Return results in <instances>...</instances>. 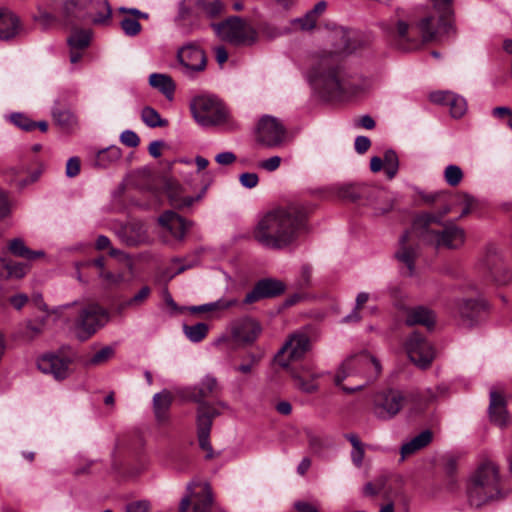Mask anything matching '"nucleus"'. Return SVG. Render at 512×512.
I'll list each match as a JSON object with an SVG mask.
<instances>
[{
	"label": "nucleus",
	"instance_id": "39448f33",
	"mask_svg": "<svg viewBox=\"0 0 512 512\" xmlns=\"http://www.w3.org/2000/svg\"><path fill=\"white\" fill-rule=\"evenodd\" d=\"M466 494L471 506L479 508L503 497L499 466L491 459L482 460L470 475Z\"/></svg>",
	"mask_w": 512,
	"mask_h": 512
},
{
	"label": "nucleus",
	"instance_id": "a878e982",
	"mask_svg": "<svg viewBox=\"0 0 512 512\" xmlns=\"http://www.w3.org/2000/svg\"><path fill=\"white\" fill-rule=\"evenodd\" d=\"M161 226L167 229L177 240H183L191 222L173 211H165L158 219Z\"/></svg>",
	"mask_w": 512,
	"mask_h": 512
},
{
	"label": "nucleus",
	"instance_id": "a211bd4d",
	"mask_svg": "<svg viewBox=\"0 0 512 512\" xmlns=\"http://www.w3.org/2000/svg\"><path fill=\"white\" fill-rule=\"evenodd\" d=\"M466 293L467 296L463 297L455 295L454 300L459 305L460 316L472 322L488 309V303L477 294L472 285L469 286V290Z\"/></svg>",
	"mask_w": 512,
	"mask_h": 512
},
{
	"label": "nucleus",
	"instance_id": "680f3d73",
	"mask_svg": "<svg viewBox=\"0 0 512 512\" xmlns=\"http://www.w3.org/2000/svg\"><path fill=\"white\" fill-rule=\"evenodd\" d=\"M80 172V159L78 157H71L66 163V176L73 178Z\"/></svg>",
	"mask_w": 512,
	"mask_h": 512
},
{
	"label": "nucleus",
	"instance_id": "3c124183",
	"mask_svg": "<svg viewBox=\"0 0 512 512\" xmlns=\"http://www.w3.org/2000/svg\"><path fill=\"white\" fill-rule=\"evenodd\" d=\"M10 121L18 128L24 131H31L35 129V122L32 121L28 116L22 113H12L9 116Z\"/></svg>",
	"mask_w": 512,
	"mask_h": 512
},
{
	"label": "nucleus",
	"instance_id": "8fccbe9b",
	"mask_svg": "<svg viewBox=\"0 0 512 512\" xmlns=\"http://www.w3.org/2000/svg\"><path fill=\"white\" fill-rule=\"evenodd\" d=\"M29 266L21 262L6 261L5 277L22 278L28 272Z\"/></svg>",
	"mask_w": 512,
	"mask_h": 512
},
{
	"label": "nucleus",
	"instance_id": "dca6fc26",
	"mask_svg": "<svg viewBox=\"0 0 512 512\" xmlns=\"http://www.w3.org/2000/svg\"><path fill=\"white\" fill-rule=\"evenodd\" d=\"M310 348V339L304 333L292 334L275 357L276 362L284 368H292L293 361L300 360Z\"/></svg>",
	"mask_w": 512,
	"mask_h": 512
},
{
	"label": "nucleus",
	"instance_id": "ea45409f",
	"mask_svg": "<svg viewBox=\"0 0 512 512\" xmlns=\"http://www.w3.org/2000/svg\"><path fill=\"white\" fill-rule=\"evenodd\" d=\"M468 112V103L464 96L450 92V118L461 119Z\"/></svg>",
	"mask_w": 512,
	"mask_h": 512
},
{
	"label": "nucleus",
	"instance_id": "603ef678",
	"mask_svg": "<svg viewBox=\"0 0 512 512\" xmlns=\"http://www.w3.org/2000/svg\"><path fill=\"white\" fill-rule=\"evenodd\" d=\"M52 116L56 124L65 129L74 122V117L68 110L54 109Z\"/></svg>",
	"mask_w": 512,
	"mask_h": 512
},
{
	"label": "nucleus",
	"instance_id": "09e8293b",
	"mask_svg": "<svg viewBox=\"0 0 512 512\" xmlns=\"http://www.w3.org/2000/svg\"><path fill=\"white\" fill-rule=\"evenodd\" d=\"M77 1L64 0L62 3L63 24L68 27L74 23L76 18Z\"/></svg>",
	"mask_w": 512,
	"mask_h": 512
},
{
	"label": "nucleus",
	"instance_id": "5701e85b",
	"mask_svg": "<svg viewBox=\"0 0 512 512\" xmlns=\"http://www.w3.org/2000/svg\"><path fill=\"white\" fill-rule=\"evenodd\" d=\"M489 417L490 421L499 426L500 428H506L511 422L510 415L507 411L506 400L502 394L491 390L490 391V403H489Z\"/></svg>",
	"mask_w": 512,
	"mask_h": 512
},
{
	"label": "nucleus",
	"instance_id": "4c0bfd02",
	"mask_svg": "<svg viewBox=\"0 0 512 512\" xmlns=\"http://www.w3.org/2000/svg\"><path fill=\"white\" fill-rule=\"evenodd\" d=\"M9 251L17 256L22 257L28 260H33L37 257L44 256L43 251H32L30 250L24 243V241L20 238H15L10 241L8 246Z\"/></svg>",
	"mask_w": 512,
	"mask_h": 512
},
{
	"label": "nucleus",
	"instance_id": "72a5a7b5",
	"mask_svg": "<svg viewBox=\"0 0 512 512\" xmlns=\"http://www.w3.org/2000/svg\"><path fill=\"white\" fill-rule=\"evenodd\" d=\"M181 189L177 183L168 182L167 183V194L170 201V204L174 208H184L191 206L196 200L201 198V194L197 197H180Z\"/></svg>",
	"mask_w": 512,
	"mask_h": 512
},
{
	"label": "nucleus",
	"instance_id": "20e7f679",
	"mask_svg": "<svg viewBox=\"0 0 512 512\" xmlns=\"http://www.w3.org/2000/svg\"><path fill=\"white\" fill-rule=\"evenodd\" d=\"M382 372L379 360L370 353L363 351L351 355L343 361L334 382L345 393H354L375 381Z\"/></svg>",
	"mask_w": 512,
	"mask_h": 512
},
{
	"label": "nucleus",
	"instance_id": "f8f14e48",
	"mask_svg": "<svg viewBox=\"0 0 512 512\" xmlns=\"http://www.w3.org/2000/svg\"><path fill=\"white\" fill-rule=\"evenodd\" d=\"M406 398L398 389L377 392L372 399L371 413L381 421L393 419L403 409Z\"/></svg>",
	"mask_w": 512,
	"mask_h": 512
},
{
	"label": "nucleus",
	"instance_id": "c03bdc74",
	"mask_svg": "<svg viewBox=\"0 0 512 512\" xmlns=\"http://www.w3.org/2000/svg\"><path fill=\"white\" fill-rule=\"evenodd\" d=\"M236 299H225L221 298L215 302L207 303L200 305L198 307H195L194 310L198 312H212V311H222L226 310L232 306L237 305Z\"/></svg>",
	"mask_w": 512,
	"mask_h": 512
},
{
	"label": "nucleus",
	"instance_id": "473e14b6",
	"mask_svg": "<svg viewBox=\"0 0 512 512\" xmlns=\"http://www.w3.org/2000/svg\"><path fill=\"white\" fill-rule=\"evenodd\" d=\"M149 84L160 91L168 100H172L175 92V83L167 74L152 73L149 76Z\"/></svg>",
	"mask_w": 512,
	"mask_h": 512
},
{
	"label": "nucleus",
	"instance_id": "393cba45",
	"mask_svg": "<svg viewBox=\"0 0 512 512\" xmlns=\"http://www.w3.org/2000/svg\"><path fill=\"white\" fill-rule=\"evenodd\" d=\"M119 13L125 14L120 21V27L126 36L134 37L141 32L140 19H148L149 15L136 8L119 7Z\"/></svg>",
	"mask_w": 512,
	"mask_h": 512
},
{
	"label": "nucleus",
	"instance_id": "864d4df0",
	"mask_svg": "<svg viewBox=\"0 0 512 512\" xmlns=\"http://www.w3.org/2000/svg\"><path fill=\"white\" fill-rule=\"evenodd\" d=\"M465 242V232L462 228L450 223V249H458Z\"/></svg>",
	"mask_w": 512,
	"mask_h": 512
},
{
	"label": "nucleus",
	"instance_id": "b1692460",
	"mask_svg": "<svg viewBox=\"0 0 512 512\" xmlns=\"http://www.w3.org/2000/svg\"><path fill=\"white\" fill-rule=\"evenodd\" d=\"M405 324L410 327L422 325L428 330H432L436 324V315L433 310L421 305L406 308Z\"/></svg>",
	"mask_w": 512,
	"mask_h": 512
},
{
	"label": "nucleus",
	"instance_id": "ddd939ff",
	"mask_svg": "<svg viewBox=\"0 0 512 512\" xmlns=\"http://www.w3.org/2000/svg\"><path fill=\"white\" fill-rule=\"evenodd\" d=\"M109 320L108 312L97 304H88L78 310V316L74 327L77 336L81 340L91 337L99 328Z\"/></svg>",
	"mask_w": 512,
	"mask_h": 512
},
{
	"label": "nucleus",
	"instance_id": "bb28decb",
	"mask_svg": "<svg viewBox=\"0 0 512 512\" xmlns=\"http://www.w3.org/2000/svg\"><path fill=\"white\" fill-rule=\"evenodd\" d=\"M289 372L299 390L305 393H313L318 390L315 380L319 377V374L312 372L310 368L306 366H302L301 369L292 367Z\"/></svg>",
	"mask_w": 512,
	"mask_h": 512
},
{
	"label": "nucleus",
	"instance_id": "13d9d810",
	"mask_svg": "<svg viewBox=\"0 0 512 512\" xmlns=\"http://www.w3.org/2000/svg\"><path fill=\"white\" fill-rule=\"evenodd\" d=\"M121 142L128 147H137L140 143L139 136L132 130H125L120 136Z\"/></svg>",
	"mask_w": 512,
	"mask_h": 512
},
{
	"label": "nucleus",
	"instance_id": "4be33fe9",
	"mask_svg": "<svg viewBox=\"0 0 512 512\" xmlns=\"http://www.w3.org/2000/svg\"><path fill=\"white\" fill-rule=\"evenodd\" d=\"M284 290L285 285L281 281L271 278L262 279L246 294L244 303L251 304L260 299L274 297L283 293Z\"/></svg>",
	"mask_w": 512,
	"mask_h": 512
},
{
	"label": "nucleus",
	"instance_id": "f3484780",
	"mask_svg": "<svg viewBox=\"0 0 512 512\" xmlns=\"http://www.w3.org/2000/svg\"><path fill=\"white\" fill-rule=\"evenodd\" d=\"M177 58L182 66V72L188 77H194L206 68L207 59L202 49L194 45H187L178 50Z\"/></svg>",
	"mask_w": 512,
	"mask_h": 512
},
{
	"label": "nucleus",
	"instance_id": "6e6d98bb",
	"mask_svg": "<svg viewBox=\"0 0 512 512\" xmlns=\"http://www.w3.org/2000/svg\"><path fill=\"white\" fill-rule=\"evenodd\" d=\"M385 487V479L378 478L375 482H368L364 486V494L367 496H374L380 493Z\"/></svg>",
	"mask_w": 512,
	"mask_h": 512
},
{
	"label": "nucleus",
	"instance_id": "423d86ee",
	"mask_svg": "<svg viewBox=\"0 0 512 512\" xmlns=\"http://www.w3.org/2000/svg\"><path fill=\"white\" fill-rule=\"evenodd\" d=\"M218 391V382L215 377L207 375L201 382L188 389L187 395L192 401L199 404L197 409V436L199 446L207 452L206 458L213 456V449L210 443V431L214 417L218 414L216 409L205 402V399L214 396Z\"/></svg>",
	"mask_w": 512,
	"mask_h": 512
},
{
	"label": "nucleus",
	"instance_id": "e2e57ef3",
	"mask_svg": "<svg viewBox=\"0 0 512 512\" xmlns=\"http://www.w3.org/2000/svg\"><path fill=\"white\" fill-rule=\"evenodd\" d=\"M181 262H182V260L179 258H174L171 261V266L168 269V271L170 273V275H169L170 278L174 277L177 274L184 272L186 269L191 268L193 266V264H191V263L180 265Z\"/></svg>",
	"mask_w": 512,
	"mask_h": 512
},
{
	"label": "nucleus",
	"instance_id": "1a4fd4ad",
	"mask_svg": "<svg viewBox=\"0 0 512 512\" xmlns=\"http://www.w3.org/2000/svg\"><path fill=\"white\" fill-rule=\"evenodd\" d=\"M336 196L344 201L358 202L364 200L365 205L374 208L375 215H382L392 209V204L387 202L383 206H378L377 201L386 198V193L378 188L370 187L364 184H343L335 188Z\"/></svg>",
	"mask_w": 512,
	"mask_h": 512
},
{
	"label": "nucleus",
	"instance_id": "a19ab883",
	"mask_svg": "<svg viewBox=\"0 0 512 512\" xmlns=\"http://www.w3.org/2000/svg\"><path fill=\"white\" fill-rule=\"evenodd\" d=\"M208 325L205 323H196L194 325H184L183 332L185 336L194 343L202 341L208 333Z\"/></svg>",
	"mask_w": 512,
	"mask_h": 512
},
{
	"label": "nucleus",
	"instance_id": "c756f323",
	"mask_svg": "<svg viewBox=\"0 0 512 512\" xmlns=\"http://www.w3.org/2000/svg\"><path fill=\"white\" fill-rule=\"evenodd\" d=\"M20 29L18 17L8 9L0 8V40L14 38Z\"/></svg>",
	"mask_w": 512,
	"mask_h": 512
},
{
	"label": "nucleus",
	"instance_id": "aec40b11",
	"mask_svg": "<svg viewBox=\"0 0 512 512\" xmlns=\"http://www.w3.org/2000/svg\"><path fill=\"white\" fill-rule=\"evenodd\" d=\"M230 331L232 339L239 344H252L261 333L260 324L249 317L238 319L231 323Z\"/></svg>",
	"mask_w": 512,
	"mask_h": 512
},
{
	"label": "nucleus",
	"instance_id": "9b49d317",
	"mask_svg": "<svg viewBox=\"0 0 512 512\" xmlns=\"http://www.w3.org/2000/svg\"><path fill=\"white\" fill-rule=\"evenodd\" d=\"M478 270L497 285H505L512 279V273L506 268L499 249L492 244L485 247L478 261Z\"/></svg>",
	"mask_w": 512,
	"mask_h": 512
},
{
	"label": "nucleus",
	"instance_id": "338daca9",
	"mask_svg": "<svg viewBox=\"0 0 512 512\" xmlns=\"http://www.w3.org/2000/svg\"><path fill=\"white\" fill-rule=\"evenodd\" d=\"M371 146V141L366 136H358L355 139L354 147L357 153L364 154Z\"/></svg>",
	"mask_w": 512,
	"mask_h": 512
},
{
	"label": "nucleus",
	"instance_id": "f03ea898",
	"mask_svg": "<svg viewBox=\"0 0 512 512\" xmlns=\"http://www.w3.org/2000/svg\"><path fill=\"white\" fill-rule=\"evenodd\" d=\"M308 213V207L302 203L273 209L257 222L253 237L264 248L285 249L306 230Z\"/></svg>",
	"mask_w": 512,
	"mask_h": 512
},
{
	"label": "nucleus",
	"instance_id": "2f4dec72",
	"mask_svg": "<svg viewBox=\"0 0 512 512\" xmlns=\"http://www.w3.org/2000/svg\"><path fill=\"white\" fill-rule=\"evenodd\" d=\"M172 404V397L170 392L163 390L153 396V411L156 420L159 423H164L168 420V411Z\"/></svg>",
	"mask_w": 512,
	"mask_h": 512
},
{
	"label": "nucleus",
	"instance_id": "c85d7f7f",
	"mask_svg": "<svg viewBox=\"0 0 512 512\" xmlns=\"http://www.w3.org/2000/svg\"><path fill=\"white\" fill-rule=\"evenodd\" d=\"M433 440L432 431L426 429L404 442L400 448L401 460L426 448Z\"/></svg>",
	"mask_w": 512,
	"mask_h": 512
},
{
	"label": "nucleus",
	"instance_id": "69168bd1",
	"mask_svg": "<svg viewBox=\"0 0 512 512\" xmlns=\"http://www.w3.org/2000/svg\"><path fill=\"white\" fill-rule=\"evenodd\" d=\"M293 506L298 512H319L316 504L305 500L295 501Z\"/></svg>",
	"mask_w": 512,
	"mask_h": 512
},
{
	"label": "nucleus",
	"instance_id": "774afa93",
	"mask_svg": "<svg viewBox=\"0 0 512 512\" xmlns=\"http://www.w3.org/2000/svg\"><path fill=\"white\" fill-rule=\"evenodd\" d=\"M215 161L220 165H230L236 161V155L230 151L221 152L215 156Z\"/></svg>",
	"mask_w": 512,
	"mask_h": 512
},
{
	"label": "nucleus",
	"instance_id": "79ce46f5",
	"mask_svg": "<svg viewBox=\"0 0 512 512\" xmlns=\"http://www.w3.org/2000/svg\"><path fill=\"white\" fill-rule=\"evenodd\" d=\"M198 6L210 18L219 17L224 11V4L220 0H199Z\"/></svg>",
	"mask_w": 512,
	"mask_h": 512
},
{
	"label": "nucleus",
	"instance_id": "0e129e2a",
	"mask_svg": "<svg viewBox=\"0 0 512 512\" xmlns=\"http://www.w3.org/2000/svg\"><path fill=\"white\" fill-rule=\"evenodd\" d=\"M149 507V502L146 500L135 501L126 505L125 512H148Z\"/></svg>",
	"mask_w": 512,
	"mask_h": 512
},
{
	"label": "nucleus",
	"instance_id": "de8ad7c7",
	"mask_svg": "<svg viewBox=\"0 0 512 512\" xmlns=\"http://www.w3.org/2000/svg\"><path fill=\"white\" fill-rule=\"evenodd\" d=\"M114 355V349L110 346L103 347L99 351L95 352L88 360H86V366H98L107 362Z\"/></svg>",
	"mask_w": 512,
	"mask_h": 512
},
{
	"label": "nucleus",
	"instance_id": "f704fd0d",
	"mask_svg": "<svg viewBox=\"0 0 512 512\" xmlns=\"http://www.w3.org/2000/svg\"><path fill=\"white\" fill-rule=\"evenodd\" d=\"M150 294L151 289L148 286H143L133 297L126 299L117 305V313L122 314L129 308L136 309L142 306Z\"/></svg>",
	"mask_w": 512,
	"mask_h": 512
},
{
	"label": "nucleus",
	"instance_id": "f257e3e1",
	"mask_svg": "<svg viewBox=\"0 0 512 512\" xmlns=\"http://www.w3.org/2000/svg\"><path fill=\"white\" fill-rule=\"evenodd\" d=\"M333 51L329 57L319 58L308 72L314 90L325 100H346L359 97L370 91L372 82L362 76H348L337 65L335 56L350 53V33L343 27H335L330 33Z\"/></svg>",
	"mask_w": 512,
	"mask_h": 512
},
{
	"label": "nucleus",
	"instance_id": "49530a36",
	"mask_svg": "<svg viewBox=\"0 0 512 512\" xmlns=\"http://www.w3.org/2000/svg\"><path fill=\"white\" fill-rule=\"evenodd\" d=\"M47 318L48 315H44L37 318L35 321H29L26 325L24 336L29 340H33L40 335L44 330Z\"/></svg>",
	"mask_w": 512,
	"mask_h": 512
},
{
	"label": "nucleus",
	"instance_id": "0eeeda50",
	"mask_svg": "<svg viewBox=\"0 0 512 512\" xmlns=\"http://www.w3.org/2000/svg\"><path fill=\"white\" fill-rule=\"evenodd\" d=\"M190 109L193 118L202 127L233 125L228 109L217 97L197 96L191 101Z\"/></svg>",
	"mask_w": 512,
	"mask_h": 512
},
{
	"label": "nucleus",
	"instance_id": "a18cd8bd",
	"mask_svg": "<svg viewBox=\"0 0 512 512\" xmlns=\"http://www.w3.org/2000/svg\"><path fill=\"white\" fill-rule=\"evenodd\" d=\"M142 121L149 127H162L167 124L166 120H163L160 114L151 107H145L141 112Z\"/></svg>",
	"mask_w": 512,
	"mask_h": 512
},
{
	"label": "nucleus",
	"instance_id": "5fc2aeb1",
	"mask_svg": "<svg viewBox=\"0 0 512 512\" xmlns=\"http://www.w3.org/2000/svg\"><path fill=\"white\" fill-rule=\"evenodd\" d=\"M34 19L45 30L52 27L58 21L55 15L42 9L38 11V14L35 16Z\"/></svg>",
	"mask_w": 512,
	"mask_h": 512
},
{
	"label": "nucleus",
	"instance_id": "9d476101",
	"mask_svg": "<svg viewBox=\"0 0 512 512\" xmlns=\"http://www.w3.org/2000/svg\"><path fill=\"white\" fill-rule=\"evenodd\" d=\"M217 36L235 46H250L257 40L256 31L239 17H230L212 25Z\"/></svg>",
	"mask_w": 512,
	"mask_h": 512
},
{
	"label": "nucleus",
	"instance_id": "58836bf2",
	"mask_svg": "<svg viewBox=\"0 0 512 512\" xmlns=\"http://www.w3.org/2000/svg\"><path fill=\"white\" fill-rule=\"evenodd\" d=\"M92 32L88 29H75L67 39L72 50H83L89 46Z\"/></svg>",
	"mask_w": 512,
	"mask_h": 512
},
{
	"label": "nucleus",
	"instance_id": "6ab92c4d",
	"mask_svg": "<svg viewBox=\"0 0 512 512\" xmlns=\"http://www.w3.org/2000/svg\"><path fill=\"white\" fill-rule=\"evenodd\" d=\"M284 126L274 117L264 116L258 124V141L268 147L279 146L285 138Z\"/></svg>",
	"mask_w": 512,
	"mask_h": 512
},
{
	"label": "nucleus",
	"instance_id": "4d7b16f0",
	"mask_svg": "<svg viewBox=\"0 0 512 512\" xmlns=\"http://www.w3.org/2000/svg\"><path fill=\"white\" fill-rule=\"evenodd\" d=\"M317 18L308 11L303 17L294 20V23L299 25L302 30H311L315 27Z\"/></svg>",
	"mask_w": 512,
	"mask_h": 512
},
{
	"label": "nucleus",
	"instance_id": "2eb2a0df",
	"mask_svg": "<svg viewBox=\"0 0 512 512\" xmlns=\"http://www.w3.org/2000/svg\"><path fill=\"white\" fill-rule=\"evenodd\" d=\"M404 349L408 358L417 367H429L435 357L434 347L418 331L412 332L404 341Z\"/></svg>",
	"mask_w": 512,
	"mask_h": 512
},
{
	"label": "nucleus",
	"instance_id": "cd10ccee",
	"mask_svg": "<svg viewBox=\"0 0 512 512\" xmlns=\"http://www.w3.org/2000/svg\"><path fill=\"white\" fill-rule=\"evenodd\" d=\"M479 206V201L472 195L465 192H456L450 194V213H459V217H464L475 211Z\"/></svg>",
	"mask_w": 512,
	"mask_h": 512
},
{
	"label": "nucleus",
	"instance_id": "052dcab7",
	"mask_svg": "<svg viewBox=\"0 0 512 512\" xmlns=\"http://www.w3.org/2000/svg\"><path fill=\"white\" fill-rule=\"evenodd\" d=\"M281 161H282L281 157L272 156L268 159L261 161L258 164V166H259V168H261L263 170H266L268 172H273L280 167Z\"/></svg>",
	"mask_w": 512,
	"mask_h": 512
},
{
	"label": "nucleus",
	"instance_id": "e433bc0d",
	"mask_svg": "<svg viewBox=\"0 0 512 512\" xmlns=\"http://www.w3.org/2000/svg\"><path fill=\"white\" fill-rule=\"evenodd\" d=\"M121 149L117 146H110L99 151L96 155L95 164L101 168H107L121 159Z\"/></svg>",
	"mask_w": 512,
	"mask_h": 512
},
{
	"label": "nucleus",
	"instance_id": "6e6552de",
	"mask_svg": "<svg viewBox=\"0 0 512 512\" xmlns=\"http://www.w3.org/2000/svg\"><path fill=\"white\" fill-rule=\"evenodd\" d=\"M446 212L447 208L438 213H423L418 215L413 222V229L418 232L419 236L437 249L448 247Z\"/></svg>",
	"mask_w": 512,
	"mask_h": 512
},
{
	"label": "nucleus",
	"instance_id": "37998d69",
	"mask_svg": "<svg viewBox=\"0 0 512 512\" xmlns=\"http://www.w3.org/2000/svg\"><path fill=\"white\" fill-rule=\"evenodd\" d=\"M383 166L388 179H393L399 169V159L394 150H387L383 157Z\"/></svg>",
	"mask_w": 512,
	"mask_h": 512
},
{
	"label": "nucleus",
	"instance_id": "412c9836",
	"mask_svg": "<svg viewBox=\"0 0 512 512\" xmlns=\"http://www.w3.org/2000/svg\"><path fill=\"white\" fill-rule=\"evenodd\" d=\"M70 360L67 357L48 353L37 360V367L45 374L52 375L56 380H62L69 375Z\"/></svg>",
	"mask_w": 512,
	"mask_h": 512
},
{
	"label": "nucleus",
	"instance_id": "c9c22d12",
	"mask_svg": "<svg viewBox=\"0 0 512 512\" xmlns=\"http://www.w3.org/2000/svg\"><path fill=\"white\" fill-rule=\"evenodd\" d=\"M94 9L95 11L90 14L93 24L108 25L112 16L109 2L107 0H96Z\"/></svg>",
	"mask_w": 512,
	"mask_h": 512
},
{
	"label": "nucleus",
	"instance_id": "7c9ffc66",
	"mask_svg": "<svg viewBox=\"0 0 512 512\" xmlns=\"http://www.w3.org/2000/svg\"><path fill=\"white\" fill-rule=\"evenodd\" d=\"M409 238V233L406 232L400 238V248L396 252V258L408 269V274L411 276L415 270V260L417 257V249L412 246H407L406 243Z\"/></svg>",
	"mask_w": 512,
	"mask_h": 512
},
{
	"label": "nucleus",
	"instance_id": "7ed1b4c3",
	"mask_svg": "<svg viewBox=\"0 0 512 512\" xmlns=\"http://www.w3.org/2000/svg\"><path fill=\"white\" fill-rule=\"evenodd\" d=\"M448 27V0H431L428 16L415 25L398 20L396 27L391 31V37L399 49L413 50L422 43L434 40L437 35L447 31Z\"/></svg>",
	"mask_w": 512,
	"mask_h": 512
},
{
	"label": "nucleus",
	"instance_id": "bf43d9fd",
	"mask_svg": "<svg viewBox=\"0 0 512 512\" xmlns=\"http://www.w3.org/2000/svg\"><path fill=\"white\" fill-rule=\"evenodd\" d=\"M239 181L243 187L252 189L257 186L259 177L256 173L245 172L240 175Z\"/></svg>",
	"mask_w": 512,
	"mask_h": 512
},
{
	"label": "nucleus",
	"instance_id": "4468645a",
	"mask_svg": "<svg viewBox=\"0 0 512 512\" xmlns=\"http://www.w3.org/2000/svg\"><path fill=\"white\" fill-rule=\"evenodd\" d=\"M187 491L189 494L184 496L180 502V512H187L191 504L192 512H216L209 484L190 483L187 486Z\"/></svg>",
	"mask_w": 512,
	"mask_h": 512
}]
</instances>
